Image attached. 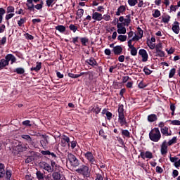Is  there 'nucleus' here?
<instances>
[{
  "instance_id": "obj_23",
  "label": "nucleus",
  "mask_w": 180,
  "mask_h": 180,
  "mask_svg": "<svg viewBox=\"0 0 180 180\" xmlns=\"http://www.w3.org/2000/svg\"><path fill=\"white\" fill-rule=\"evenodd\" d=\"M30 70L31 71H36V72L40 71L41 70V62H37L36 67H32Z\"/></svg>"
},
{
  "instance_id": "obj_16",
  "label": "nucleus",
  "mask_w": 180,
  "mask_h": 180,
  "mask_svg": "<svg viewBox=\"0 0 180 180\" xmlns=\"http://www.w3.org/2000/svg\"><path fill=\"white\" fill-rule=\"evenodd\" d=\"M86 63L89 64V65H91V67H97L98 62L95 60L94 58L91 57L89 59H87L86 60Z\"/></svg>"
},
{
  "instance_id": "obj_30",
  "label": "nucleus",
  "mask_w": 180,
  "mask_h": 180,
  "mask_svg": "<svg viewBox=\"0 0 180 180\" xmlns=\"http://www.w3.org/2000/svg\"><path fill=\"white\" fill-rule=\"evenodd\" d=\"M124 115V108L123 104H121L118 107V116Z\"/></svg>"
},
{
  "instance_id": "obj_2",
  "label": "nucleus",
  "mask_w": 180,
  "mask_h": 180,
  "mask_svg": "<svg viewBox=\"0 0 180 180\" xmlns=\"http://www.w3.org/2000/svg\"><path fill=\"white\" fill-rule=\"evenodd\" d=\"M76 172L79 174V175H82L84 178H89L91 176V171H89V167L85 165H82L78 169H77Z\"/></svg>"
},
{
  "instance_id": "obj_64",
  "label": "nucleus",
  "mask_w": 180,
  "mask_h": 180,
  "mask_svg": "<svg viewBox=\"0 0 180 180\" xmlns=\"http://www.w3.org/2000/svg\"><path fill=\"white\" fill-rule=\"evenodd\" d=\"M138 36L141 37V38L143 37V30L141 28H138Z\"/></svg>"
},
{
  "instance_id": "obj_34",
  "label": "nucleus",
  "mask_w": 180,
  "mask_h": 180,
  "mask_svg": "<svg viewBox=\"0 0 180 180\" xmlns=\"http://www.w3.org/2000/svg\"><path fill=\"white\" fill-rule=\"evenodd\" d=\"M56 30L60 33H64L65 32V27L64 25H58L56 27Z\"/></svg>"
},
{
  "instance_id": "obj_54",
  "label": "nucleus",
  "mask_w": 180,
  "mask_h": 180,
  "mask_svg": "<svg viewBox=\"0 0 180 180\" xmlns=\"http://www.w3.org/2000/svg\"><path fill=\"white\" fill-rule=\"evenodd\" d=\"M99 135L101 136V137H103V139H104V140H106L107 136H106V135H105V131H103V129H101L99 131Z\"/></svg>"
},
{
  "instance_id": "obj_44",
  "label": "nucleus",
  "mask_w": 180,
  "mask_h": 180,
  "mask_svg": "<svg viewBox=\"0 0 180 180\" xmlns=\"http://www.w3.org/2000/svg\"><path fill=\"white\" fill-rule=\"evenodd\" d=\"M175 143H176V136L173 137L172 139H170L168 141V146H172V144H175Z\"/></svg>"
},
{
  "instance_id": "obj_18",
  "label": "nucleus",
  "mask_w": 180,
  "mask_h": 180,
  "mask_svg": "<svg viewBox=\"0 0 180 180\" xmlns=\"http://www.w3.org/2000/svg\"><path fill=\"white\" fill-rule=\"evenodd\" d=\"M92 19H94V20H98L99 22L103 19V17L102 16V14L98 12H95L92 15Z\"/></svg>"
},
{
  "instance_id": "obj_7",
  "label": "nucleus",
  "mask_w": 180,
  "mask_h": 180,
  "mask_svg": "<svg viewBox=\"0 0 180 180\" xmlns=\"http://www.w3.org/2000/svg\"><path fill=\"white\" fill-rule=\"evenodd\" d=\"M41 154L43 155H49V158H51L53 160H57V155L50 150H41Z\"/></svg>"
},
{
  "instance_id": "obj_52",
  "label": "nucleus",
  "mask_w": 180,
  "mask_h": 180,
  "mask_svg": "<svg viewBox=\"0 0 180 180\" xmlns=\"http://www.w3.org/2000/svg\"><path fill=\"white\" fill-rule=\"evenodd\" d=\"M146 158H149V160H151L153 158V153L150 151L146 152Z\"/></svg>"
},
{
  "instance_id": "obj_15",
  "label": "nucleus",
  "mask_w": 180,
  "mask_h": 180,
  "mask_svg": "<svg viewBox=\"0 0 180 180\" xmlns=\"http://www.w3.org/2000/svg\"><path fill=\"white\" fill-rule=\"evenodd\" d=\"M26 6L28 11L30 12H34V4H33V0H27Z\"/></svg>"
},
{
  "instance_id": "obj_25",
  "label": "nucleus",
  "mask_w": 180,
  "mask_h": 180,
  "mask_svg": "<svg viewBox=\"0 0 180 180\" xmlns=\"http://www.w3.org/2000/svg\"><path fill=\"white\" fill-rule=\"evenodd\" d=\"M52 177L53 180H60L61 174L58 172H55L52 174Z\"/></svg>"
},
{
  "instance_id": "obj_33",
  "label": "nucleus",
  "mask_w": 180,
  "mask_h": 180,
  "mask_svg": "<svg viewBox=\"0 0 180 180\" xmlns=\"http://www.w3.org/2000/svg\"><path fill=\"white\" fill-rule=\"evenodd\" d=\"M179 8H180V1L177 3V5H172L170 6V11H172V12H176V9H179Z\"/></svg>"
},
{
  "instance_id": "obj_58",
  "label": "nucleus",
  "mask_w": 180,
  "mask_h": 180,
  "mask_svg": "<svg viewBox=\"0 0 180 180\" xmlns=\"http://www.w3.org/2000/svg\"><path fill=\"white\" fill-rule=\"evenodd\" d=\"M155 171L158 174H162L164 172V170L160 166L156 167Z\"/></svg>"
},
{
  "instance_id": "obj_31",
  "label": "nucleus",
  "mask_w": 180,
  "mask_h": 180,
  "mask_svg": "<svg viewBox=\"0 0 180 180\" xmlns=\"http://www.w3.org/2000/svg\"><path fill=\"white\" fill-rule=\"evenodd\" d=\"M43 5H44V3L43 2V0H41L40 4L34 6V9L35 8L37 11H40L41 9H43Z\"/></svg>"
},
{
  "instance_id": "obj_47",
  "label": "nucleus",
  "mask_w": 180,
  "mask_h": 180,
  "mask_svg": "<svg viewBox=\"0 0 180 180\" xmlns=\"http://www.w3.org/2000/svg\"><path fill=\"white\" fill-rule=\"evenodd\" d=\"M62 141H65L68 144V146H70V138L68 136L63 135L62 138Z\"/></svg>"
},
{
  "instance_id": "obj_45",
  "label": "nucleus",
  "mask_w": 180,
  "mask_h": 180,
  "mask_svg": "<svg viewBox=\"0 0 180 180\" xmlns=\"http://www.w3.org/2000/svg\"><path fill=\"white\" fill-rule=\"evenodd\" d=\"M4 15H5V9L1 8H0V23H2V19H3V17Z\"/></svg>"
},
{
  "instance_id": "obj_28",
  "label": "nucleus",
  "mask_w": 180,
  "mask_h": 180,
  "mask_svg": "<svg viewBox=\"0 0 180 180\" xmlns=\"http://www.w3.org/2000/svg\"><path fill=\"white\" fill-rule=\"evenodd\" d=\"M51 168L53 169V172L57 171V168H58V165L54 162V160H51Z\"/></svg>"
},
{
  "instance_id": "obj_6",
  "label": "nucleus",
  "mask_w": 180,
  "mask_h": 180,
  "mask_svg": "<svg viewBox=\"0 0 180 180\" xmlns=\"http://www.w3.org/2000/svg\"><path fill=\"white\" fill-rule=\"evenodd\" d=\"M39 166L41 167V168H43V169H45V171H47V172H49V174H51V172H53V169L51 168V166L46 162H40Z\"/></svg>"
},
{
  "instance_id": "obj_35",
  "label": "nucleus",
  "mask_w": 180,
  "mask_h": 180,
  "mask_svg": "<svg viewBox=\"0 0 180 180\" xmlns=\"http://www.w3.org/2000/svg\"><path fill=\"white\" fill-rule=\"evenodd\" d=\"M22 139L24 140H26L27 143H32V137H30L29 135L22 134L21 135Z\"/></svg>"
},
{
  "instance_id": "obj_63",
  "label": "nucleus",
  "mask_w": 180,
  "mask_h": 180,
  "mask_svg": "<svg viewBox=\"0 0 180 180\" xmlns=\"http://www.w3.org/2000/svg\"><path fill=\"white\" fill-rule=\"evenodd\" d=\"M23 126H32V124H30V120H25L22 122Z\"/></svg>"
},
{
  "instance_id": "obj_12",
  "label": "nucleus",
  "mask_w": 180,
  "mask_h": 180,
  "mask_svg": "<svg viewBox=\"0 0 180 180\" xmlns=\"http://www.w3.org/2000/svg\"><path fill=\"white\" fill-rule=\"evenodd\" d=\"M128 47L131 49V54L132 56H137V49L134 47V45L131 44V41H128Z\"/></svg>"
},
{
  "instance_id": "obj_60",
  "label": "nucleus",
  "mask_w": 180,
  "mask_h": 180,
  "mask_svg": "<svg viewBox=\"0 0 180 180\" xmlns=\"http://www.w3.org/2000/svg\"><path fill=\"white\" fill-rule=\"evenodd\" d=\"M156 54L159 56V57H164V56H165V53H164V51H162V50L157 51Z\"/></svg>"
},
{
  "instance_id": "obj_19",
  "label": "nucleus",
  "mask_w": 180,
  "mask_h": 180,
  "mask_svg": "<svg viewBox=\"0 0 180 180\" xmlns=\"http://www.w3.org/2000/svg\"><path fill=\"white\" fill-rule=\"evenodd\" d=\"M42 139L40 141V143L42 146L43 148H46L47 146H49V139H47V136H44V135L42 136Z\"/></svg>"
},
{
  "instance_id": "obj_24",
  "label": "nucleus",
  "mask_w": 180,
  "mask_h": 180,
  "mask_svg": "<svg viewBox=\"0 0 180 180\" xmlns=\"http://www.w3.org/2000/svg\"><path fill=\"white\" fill-rule=\"evenodd\" d=\"M130 15H126V18H124L123 25L124 26H129L130 25V22H131V19L130 18Z\"/></svg>"
},
{
  "instance_id": "obj_10",
  "label": "nucleus",
  "mask_w": 180,
  "mask_h": 180,
  "mask_svg": "<svg viewBox=\"0 0 180 180\" xmlns=\"http://www.w3.org/2000/svg\"><path fill=\"white\" fill-rule=\"evenodd\" d=\"M160 152L162 155H165L168 153V146L167 145V141L162 142L161 145Z\"/></svg>"
},
{
  "instance_id": "obj_59",
  "label": "nucleus",
  "mask_w": 180,
  "mask_h": 180,
  "mask_svg": "<svg viewBox=\"0 0 180 180\" xmlns=\"http://www.w3.org/2000/svg\"><path fill=\"white\" fill-rule=\"evenodd\" d=\"M68 76L70 78H79V77H81V75H75L73 73H68Z\"/></svg>"
},
{
  "instance_id": "obj_39",
  "label": "nucleus",
  "mask_w": 180,
  "mask_h": 180,
  "mask_svg": "<svg viewBox=\"0 0 180 180\" xmlns=\"http://www.w3.org/2000/svg\"><path fill=\"white\" fill-rule=\"evenodd\" d=\"M138 0H128L129 6H136L137 5Z\"/></svg>"
},
{
  "instance_id": "obj_17",
  "label": "nucleus",
  "mask_w": 180,
  "mask_h": 180,
  "mask_svg": "<svg viewBox=\"0 0 180 180\" xmlns=\"http://www.w3.org/2000/svg\"><path fill=\"white\" fill-rule=\"evenodd\" d=\"M169 129L167 127H164L160 129V131L163 136H171L172 132L171 131H169Z\"/></svg>"
},
{
  "instance_id": "obj_26",
  "label": "nucleus",
  "mask_w": 180,
  "mask_h": 180,
  "mask_svg": "<svg viewBox=\"0 0 180 180\" xmlns=\"http://www.w3.org/2000/svg\"><path fill=\"white\" fill-rule=\"evenodd\" d=\"M122 136L123 137H127V139H130V132L127 129H122Z\"/></svg>"
},
{
  "instance_id": "obj_22",
  "label": "nucleus",
  "mask_w": 180,
  "mask_h": 180,
  "mask_svg": "<svg viewBox=\"0 0 180 180\" xmlns=\"http://www.w3.org/2000/svg\"><path fill=\"white\" fill-rule=\"evenodd\" d=\"M5 165L0 163V178H4L5 176Z\"/></svg>"
},
{
  "instance_id": "obj_5",
  "label": "nucleus",
  "mask_w": 180,
  "mask_h": 180,
  "mask_svg": "<svg viewBox=\"0 0 180 180\" xmlns=\"http://www.w3.org/2000/svg\"><path fill=\"white\" fill-rule=\"evenodd\" d=\"M14 150L17 151V153H23V151L27 150V145L22 142H18V144L14 147Z\"/></svg>"
},
{
  "instance_id": "obj_53",
  "label": "nucleus",
  "mask_w": 180,
  "mask_h": 180,
  "mask_svg": "<svg viewBox=\"0 0 180 180\" xmlns=\"http://www.w3.org/2000/svg\"><path fill=\"white\" fill-rule=\"evenodd\" d=\"M155 50L156 51H160L162 50V44L161 43L158 44L155 46Z\"/></svg>"
},
{
  "instance_id": "obj_36",
  "label": "nucleus",
  "mask_w": 180,
  "mask_h": 180,
  "mask_svg": "<svg viewBox=\"0 0 180 180\" xmlns=\"http://www.w3.org/2000/svg\"><path fill=\"white\" fill-rule=\"evenodd\" d=\"M153 18H160L161 16V12L158 9H155L153 13Z\"/></svg>"
},
{
  "instance_id": "obj_50",
  "label": "nucleus",
  "mask_w": 180,
  "mask_h": 180,
  "mask_svg": "<svg viewBox=\"0 0 180 180\" xmlns=\"http://www.w3.org/2000/svg\"><path fill=\"white\" fill-rule=\"evenodd\" d=\"M24 23H26V18H20V20H18V25L20 27H21L22 25H23Z\"/></svg>"
},
{
  "instance_id": "obj_62",
  "label": "nucleus",
  "mask_w": 180,
  "mask_h": 180,
  "mask_svg": "<svg viewBox=\"0 0 180 180\" xmlns=\"http://www.w3.org/2000/svg\"><path fill=\"white\" fill-rule=\"evenodd\" d=\"M169 160H170L171 162H174V164H175V162H177V161H178V158H176V157L172 158L170 155L169 156Z\"/></svg>"
},
{
  "instance_id": "obj_9",
  "label": "nucleus",
  "mask_w": 180,
  "mask_h": 180,
  "mask_svg": "<svg viewBox=\"0 0 180 180\" xmlns=\"http://www.w3.org/2000/svg\"><path fill=\"white\" fill-rule=\"evenodd\" d=\"M172 30L176 34H179L180 27H179V22L178 21H175L172 25Z\"/></svg>"
},
{
  "instance_id": "obj_49",
  "label": "nucleus",
  "mask_w": 180,
  "mask_h": 180,
  "mask_svg": "<svg viewBox=\"0 0 180 180\" xmlns=\"http://www.w3.org/2000/svg\"><path fill=\"white\" fill-rule=\"evenodd\" d=\"M13 12H15V7L11 6L7 7V13H13Z\"/></svg>"
},
{
  "instance_id": "obj_41",
  "label": "nucleus",
  "mask_w": 180,
  "mask_h": 180,
  "mask_svg": "<svg viewBox=\"0 0 180 180\" xmlns=\"http://www.w3.org/2000/svg\"><path fill=\"white\" fill-rule=\"evenodd\" d=\"M170 19H171V16L165 15V16L162 17V22H163V23H168V22H169Z\"/></svg>"
},
{
  "instance_id": "obj_40",
  "label": "nucleus",
  "mask_w": 180,
  "mask_h": 180,
  "mask_svg": "<svg viewBox=\"0 0 180 180\" xmlns=\"http://www.w3.org/2000/svg\"><path fill=\"white\" fill-rule=\"evenodd\" d=\"M77 15L78 16V18H82V16L84 15V9H78L77 11Z\"/></svg>"
},
{
  "instance_id": "obj_14",
  "label": "nucleus",
  "mask_w": 180,
  "mask_h": 180,
  "mask_svg": "<svg viewBox=\"0 0 180 180\" xmlns=\"http://www.w3.org/2000/svg\"><path fill=\"white\" fill-rule=\"evenodd\" d=\"M118 122L121 126H126V124H127V121H126L124 114L118 115Z\"/></svg>"
},
{
  "instance_id": "obj_13",
  "label": "nucleus",
  "mask_w": 180,
  "mask_h": 180,
  "mask_svg": "<svg viewBox=\"0 0 180 180\" xmlns=\"http://www.w3.org/2000/svg\"><path fill=\"white\" fill-rule=\"evenodd\" d=\"M112 51L115 56H120L123 51V48H122L121 46L117 45L112 49Z\"/></svg>"
},
{
  "instance_id": "obj_57",
  "label": "nucleus",
  "mask_w": 180,
  "mask_h": 180,
  "mask_svg": "<svg viewBox=\"0 0 180 180\" xmlns=\"http://www.w3.org/2000/svg\"><path fill=\"white\" fill-rule=\"evenodd\" d=\"M95 180H103V176L99 173H96Z\"/></svg>"
},
{
  "instance_id": "obj_42",
  "label": "nucleus",
  "mask_w": 180,
  "mask_h": 180,
  "mask_svg": "<svg viewBox=\"0 0 180 180\" xmlns=\"http://www.w3.org/2000/svg\"><path fill=\"white\" fill-rule=\"evenodd\" d=\"M69 29H70V30H72V32H73V33H75V32H77L78 30V27L72 24H71L69 26Z\"/></svg>"
},
{
  "instance_id": "obj_20",
  "label": "nucleus",
  "mask_w": 180,
  "mask_h": 180,
  "mask_svg": "<svg viewBox=\"0 0 180 180\" xmlns=\"http://www.w3.org/2000/svg\"><path fill=\"white\" fill-rule=\"evenodd\" d=\"M158 119V117L155 114H150L148 116V121H149L150 123H153V122H156Z\"/></svg>"
},
{
  "instance_id": "obj_38",
  "label": "nucleus",
  "mask_w": 180,
  "mask_h": 180,
  "mask_svg": "<svg viewBox=\"0 0 180 180\" xmlns=\"http://www.w3.org/2000/svg\"><path fill=\"white\" fill-rule=\"evenodd\" d=\"M117 40L120 41H126L127 40V35H119L117 37Z\"/></svg>"
},
{
  "instance_id": "obj_21",
  "label": "nucleus",
  "mask_w": 180,
  "mask_h": 180,
  "mask_svg": "<svg viewBox=\"0 0 180 180\" xmlns=\"http://www.w3.org/2000/svg\"><path fill=\"white\" fill-rule=\"evenodd\" d=\"M125 11H126V6H120L117 8V11L116 12V15H117V16H120V15H122V13H123V12H125Z\"/></svg>"
},
{
  "instance_id": "obj_55",
  "label": "nucleus",
  "mask_w": 180,
  "mask_h": 180,
  "mask_svg": "<svg viewBox=\"0 0 180 180\" xmlns=\"http://www.w3.org/2000/svg\"><path fill=\"white\" fill-rule=\"evenodd\" d=\"M171 124H173V126H180V121L179 120H172L171 121Z\"/></svg>"
},
{
  "instance_id": "obj_46",
  "label": "nucleus",
  "mask_w": 180,
  "mask_h": 180,
  "mask_svg": "<svg viewBox=\"0 0 180 180\" xmlns=\"http://www.w3.org/2000/svg\"><path fill=\"white\" fill-rule=\"evenodd\" d=\"M147 44L148 46V47L151 49V50H154V49H155V44L151 42V41H147Z\"/></svg>"
},
{
  "instance_id": "obj_61",
  "label": "nucleus",
  "mask_w": 180,
  "mask_h": 180,
  "mask_svg": "<svg viewBox=\"0 0 180 180\" xmlns=\"http://www.w3.org/2000/svg\"><path fill=\"white\" fill-rule=\"evenodd\" d=\"M143 72H145L146 75H150V74H151L153 72V71L150 70L147 68H143Z\"/></svg>"
},
{
  "instance_id": "obj_27",
  "label": "nucleus",
  "mask_w": 180,
  "mask_h": 180,
  "mask_svg": "<svg viewBox=\"0 0 180 180\" xmlns=\"http://www.w3.org/2000/svg\"><path fill=\"white\" fill-rule=\"evenodd\" d=\"M37 178L38 180H44V174L41 172L37 170L36 172Z\"/></svg>"
},
{
  "instance_id": "obj_8",
  "label": "nucleus",
  "mask_w": 180,
  "mask_h": 180,
  "mask_svg": "<svg viewBox=\"0 0 180 180\" xmlns=\"http://www.w3.org/2000/svg\"><path fill=\"white\" fill-rule=\"evenodd\" d=\"M139 54V56H141L143 63H146V61L148 60V54L147 53V51L145 49H140Z\"/></svg>"
},
{
  "instance_id": "obj_37",
  "label": "nucleus",
  "mask_w": 180,
  "mask_h": 180,
  "mask_svg": "<svg viewBox=\"0 0 180 180\" xmlns=\"http://www.w3.org/2000/svg\"><path fill=\"white\" fill-rule=\"evenodd\" d=\"M117 32L119 34H126V27L118 28Z\"/></svg>"
},
{
  "instance_id": "obj_32",
  "label": "nucleus",
  "mask_w": 180,
  "mask_h": 180,
  "mask_svg": "<svg viewBox=\"0 0 180 180\" xmlns=\"http://www.w3.org/2000/svg\"><path fill=\"white\" fill-rule=\"evenodd\" d=\"M8 65V61H6L5 59L0 60V70H2L4 67H6Z\"/></svg>"
},
{
  "instance_id": "obj_29",
  "label": "nucleus",
  "mask_w": 180,
  "mask_h": 180,
  "mask_svg": "<svg viewBox=\"0 0 180 180\" xmlns=\"http://www.w3.org/2000/svg\"><path fill=\"white\" fill-rule=\"evenodd\" d=\"M14 72H16L19 75H22V74H25V69L23 68H17L15 69Z\"/></svg>"
},
{
  "instance_id": "obj_3",
  "label": "nucleus",
  "mask_w": 180,
  "mask_h": 180,
  "mask_svg": "<svg viewBox=\"0 0 180 180\" xmlns=\"http://www.w3.org/2000/svg\"><path fill=\"white\" fill-rule=\"evenodd\" d=\"M68 160L70 162L72 167H78L79 165V161L72 153L68 154Z\"/></svg>"
},
{
  "instance_id": "obj_4",
  "label": "nucleus",
  "mask_w": 180,
  "mask_h": 180,
  "mask_svg": "<svg viewBox=\"0 0 180 180\" xmlns=\"http://www.w3.org/2000/svg\"><path fill=\"white\" fill-rule=\"evenodd\" d=\"M84 157L85 158H86L89 162H90L91 165H96V159H95V157L94 156V154H92V152H86V153H84Z\"/></svg>"
},
{
  "instance_id": "obj_11",
  "label": "nucleus",
  "mask_w": 180,
  "mask_h": 180,
  "mask_svg": "<svg viewBox=\"0 0 180 180\" xmlns=\"http://www.w3.org/2000/svg\"><path fill=\"white\" fill-rule=\"evenodd\" d=\"M5 60L7 61L8 65H9V61H11V64H13V63H16V57L12 54H8L5 57Z\"/></svg>"
},
{
  "instance_id": "obj_43",
  "label": "nucleus",
  "mask_w": 180,
  "mask_h": 180,
  "mask_svg": "<svg viewBox=\"0 0 180 180\" xmlns=\"http://www.w3.org/2000/svg\"><path fill=\"white\" fill-rule=\"evenodd\" d=\"M141 37L139 35H135L131 39H130L129 41H131V44L132 41H139Z\"/></svg>"
},
{
  "instance_id": "obj_56",
  "label": "nucleus",
  "mask_w": 180,
  "mask_h": 180,
  "mask_svg": "<svg viewBox=\"0 0 180 180\" xmlns=\"http://www.w3.org/2000/svg\"><path fill=\"white\" fill-rule=\"evenodd\" d=\"M82 44L83 46H86V43H88V39L83 37L80 39Z\"/></svg>"
},
{
  "instance_id": "obj_51",
  "label": "nucleus",
  "mask_w": 180,
  "mask_h": 180,
  "mask_svg": "<svg viewBox=\"0 0 180 180\" xmlns=\"http://www.w3.org/2000/svg\"><path fill=\"white\" fill-rule=\"evenodd\" d=\"M5 175H6V179L7 180H10L11 179V176H12V173L11 172L10 170H7L6 171Z\"/></svg>"
},
{
  "instance_id": "obj_1",
  "label": "nucleus",
  "mask_w": 180,
  "mask_h": 180,
  "mask_svg": "<svg viewBox=\"0 0 180 180\" xmlns=\"http://www.w3.org/2000/svg\"><path fill=\"white\" fill-rule=\"evenodd\" d=\"M149 139L154 143H158L161 140V132L158 128H153L149 133Z\"/></svg>"
},
{
  "instance_id": "obj_48",
  "label": "nucleus",
  "mask_w": 180,
  "mask_h": 180,
  "mask_svg": "<svg viewBox=\"0 0 180 180\" xmlns=\"http://www.w3.org/2000/svg\"><path fill=\"white\" fill-rule=\"evenodd\" d=\"M176 70L175 68L171 69L169 73V78H172L175 75Z\"/></svg>"
}]
</instances>
